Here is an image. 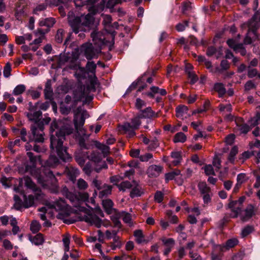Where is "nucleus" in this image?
<instances>
[{
    "mask_svg": "<svg viewBox=\"0 0 260 260\" xmlns=\"http://www.w3.org/2000/svg\"><path fill=\"white\" fill-rule=\"evenodd\" d=\"M212 196V192L207 194H203V199L204 204H208L211 202V197Z\"/></svg>",
    "mask_w": 260,
    "mask_h": 260,
    "instance_id": "13d9d810",
    "label": "nucleus"
},
{
    "mask_svg": "<svg viewBox=\"0 0 260 260\" xmlns=\"http://www.w3.org/2000/svg\"><path fill=\"white\" fill-rule=\"evenodd\" d=\"M234 140V135L230 134L225 138V142L228 145H232L233 143Z\"/></svg>",
    "mask_w": 260,
    "mask_h": 260,
    "instance_id": "4d7b16f0",
    "label": "nucleus"
},
{
    "mask_svg": "<svg viewBox=\"0 0 260 260\" xmlns=\"http://www.w3.org/2000/svg\"><path fill=\"white\" fill-rule=\"evenodd\" d=\"M247 179L248 178L246 177L245 174L240 173L237 175V182L242 184V183L245 182Z\"/></svg>",
    "mask_w": 260,
    "mask_h": 260,
    "instance_id": "37998d69",
    "label": "nucleus"
},
{
    "mask_svg": "<svg viewBox=\"0 0 260 260\" xmlns=\"http://www.w3.org/2000/svg\"><path fill=\"white\" fill-rule=\"evenodd\" d=\"M11 64L9 63H7L4 69L3 74L4 76L8 78L11 75Z\"/></svg>",
    "mask_w": 260,
    "mask_h": 260,
    "instance_id": "49530a36",
    "label": "nucleus"
},
{
    "mask_svg": "<svg viewBox=\"0 0 260 260\" xmlns=\"http://www.w3.org/2000/svg\"><path fill=\"white\" fill-rule=\"evenodd\" d=\"M162 171V167L159 166H150L147 170V174L150 177L158 176Z\"/></svg>",
    "mask_w": 260,
    "mask_h": 260,
    "instance_id": "6ab92c4d",
    "label": "nucleus"
},
{
    "mask_svg": "<svg viewBox=\"0 0 260 260\" xmlns=\"http://www.w3.org/2000/svg\"><path fill=\"white\" fill-rule=\"evenodd\" d=\"M227 44L230 47L233 48L235 51H238L239 44H237L236 41L234 40H228L227 41Z\"/></svg>",
    "mask_w": 260,
    "mask_h": 260,
    "instance_id": "c03bdc74",
    "label": "nucleus"
},
{
    "mask_svg": "<svg viewBox=\"0 0 260 260\" xmlns=\"http://www.w3.org/2000/svg\"><path fill=\"white\" fill-rule=\"evenodd\" d=\"M30 240L32 243H34L36 245H39L43 244L44 242V238L43 235L39 233L35 236L30 238Z\"/></svg>",
    "mask_w": 260,
    "mask_h": 260,
    "instance_id": "c85d7f7f",
    "label": "nucleus"
},
{
    "mask_svg": "<svg viewBox=\"0 0 260 260\" xmlns=\"http://www.w3.org/2000/svg\"><path fill=\"white\" fill-rule=\"evenodd\" d=\"M72 12H70L68 14V19L70 25L75 34H78L80 31L79 36L83 38L85 37L84 32L88 30L93 23L94 18L92 14H88L86 15H81L79 17H74Z\"/></svg>",
    "mask_w": 260,
    "mask_h": 260,
    "instance_id": "423d86ee",
    "label": "nucleus"
},
{
    "mask_svg": "<svg viewBox=\"0 0 260 260\" xmlns=\"http://www.w3.org/2000/svg\"><path fill=\"white\" fill-rule=\"evenodd\" d=\"M132 185L128 181H124L118 185L117 186L120 191H125L126 189L132 187Z\"/></svg>",
    "mask_w": 260,
    "mask_h": 260,
    "instance_id": "f704fd0d",
    "label": "nucleus"
},
{
    "mask_svg": "<svg viewBox=\"0 0 260 260\" xmlns=\"http://www.w3.org/2000/svg\"><path fill=\"white\" fill-rule=\"evenodd\" d=\"M238 241L237 239L235 238L231 239L226 242L225 246L227 249H229L236 245L238 244Z\"/></svg>",
    "mask_w": 260,
    "mask_h": 260,
    "instance_id": "a19ab883",
    "label": "nucleus"
},
{
    "mask_svg": "<svg viewBox=\"0 0 260 260\" xmlns=\"http://www.w3.org/2000/svg\"><path fill=\"white\" fill-rule=\"evenodd\" d=\"M204 171L206 175H214V172L212 166L210 165H206L204 167Z\"/></svg>",
    "mask_w": 260,
    "mask_h": 260,
    "instance_id": "8fccbe9b",
    "label": "nucleus"
},
{
    "mask_svg": "<svg viewBox=\"0 0 260 260\" xmlns=\"http://www.w3.org/2000/svg\"><path fill=\"white\" fill-rule=\"evenodd\" d=\"M164 194L161 191H157L154 196V199L157 203H160L163 200Z\"/></svg>",
    "mask_w": 260,
    "mask_h": 260,
    "instance_id": "864d4df0",
    "label": "nucleus"
},
{
    "mask_svg": "<svg viewBox=\"0 0 260 260\" xmlns=\"http://www.w3.org/2000/svg\"><path fill=\"white\" fill-rule=\"evenodd\" d=\"M140 124V121L139 118L136 117L132 119V125L129 123H125L121 126V129L128 135V137H131L135 135L134 129L138 128Z\"/></svg>",
    "mask_w": 260,
    "mask_h": 260,
    "instance_id": "f8f14e48",
    "label": "nucleus"
},
{
    "mask_svg": "<svg viewBox=\"0 0 260 260\" xmlns=\"http://www.w3.org/2000/svg\"><path fill=\"white\" fill-rule=\"evenodd\" d=\"M77 186L80 190H85L88 187L87 183L82 178H80L78 180Z\"/></svg>",
    "mask_w": 260,
    "mask_h": 260,
    "instance_id": "4c0bfd02",
    "label": "nucleus"
},
{
    "mask_svg": "<svg viewBox=\"0 0 260 260\" xmlns=\"http://www.w3.org/2000/svg\"><path fill=\"white\" fill-rule=\"evenodd\" d=\"M50 207L54 209L58 212L56 216L57 218L67 222L66 219L70 215L71 210L70 207L63 200L59 199L52 204H50Z\"/></svg>",
    "mask_w": 260,
    "mask_h": 260,
    "instance_id": "1a4fd4ad",
    "label": "nucleus"
},
{
    "mask_svg": "<svg viewBox=\"0 0 260 260\" xmlns=\"http://www.w3.org/2000/svg\"><path fill=\"white\" fill-rule=\"evenodd\" d=\"M81 167H83V170L85 172V173L88 175H89L91 173L92 170L91 163L88 162L86 163V164L84 166H81Z\"/></svg>",
    "mask_w": 260,
    "mask_h": 260,
    "instance_id": "a18cd8bd",
    "label": "nucleus"
},
{
    "mask_svg": "<svg viewBox=\"0 0 260 260\" xmlns=\"http://www.w3.org/2000/svg\"><path fill=\"white\" fill-rule=\"evenodd\" d=\"M112 18L109 15H105L103 16V23L104 25L105 29L108 34V36L112 39V43L114 42V39L115 35V31L112 30H109L108 28L110 26L111 23Z\"/></svg>",
    "mask_w": 260,
    "mask_h": 260,
    "instance_id": "4468645a",
    "label": "nucleus"
},
{
    "mask_svg": "<svg viewBox=\"0 0 260 260\" xmlns=\"http://www.w3.org/2000/svg\"><path fill=\"white\" fill-rule=\"evenodd\" d=\"M88 117L87 112L82 107H78L75 111L74 122L77 133V139L80 147V149L75 152V159L80 166L84 165L87 158L98 163L105 157L98 151H93L89 156L85 151L89 149L85 141L88 139L90 135L86 134V131L83 126L85 119Z\"/></svg>",
    "mask_w": 260,
    "mask_h": 260,
    "instance_id": "7ed1b4c3",
    "label": "nucleus"
},
{
    "mask_svg": "<svg viewBox=\"0 0 260 260\" xmlns=\"http://www.w3.org/2000/svg\"><path fill=\"white\" fill-rule=\"evenodd\" d=\"M102 35V32L96 31H94L91 33V36L95 44L100 45L107 43V41L106 40V38L103 37Z\"/></svg>",
    "mask_w": 260,
    "mask_h": 260,
    "instance_id": "f3484780",
    "label": "nucleus"
},
{
    "mask_svg": "<svg viewBox=\"0 0 260 260\" xmlns=\"http://www.w3.org/2000/svg\"><path fill=\"white\" fill-rule=\"evenodd\" d=\"M162 241L166 246L172 247L174 245V240L172 238H164Z\"/></svg>",
    "mask_w": 260,
    "mask_h": 260,
    "instance_id": "de8ad7c7",
    "label": "nucleus"
},
{
    "mask_svg": "<svg viewBox=\"0 0 260 260\" xmlns=\"http://www.w3.org/2000/svg\"><path fill=\"white\" fill-rule=\"evenodd\" d=\"M257 176L256 177V180L254 184V187L258 188L260 187V169L257 173Z\"/></svg>",
    "mask_w": 260,
    "mask_h": 260,
    "instance_id": "774afa93",
    "label": "nucleus"
},
{
    "mask_svg": "<svg viewBox=\"0 0 260 260\" xmlns=\"http://www.w3.org/2000/svg\"><path fill=\"white\" fill-rule=\"evenodd\" d=\"M30 228L32 233H36L40 230L41 225L38 221L34 220L31 222Z\"/></svg>",
    "mask_w": 260,
    "mask_h": 260,
    "instance_id": "58836bf2",
    "label": "nucleus"
},
{
    "mask_svg": "<svg viewBox=\"0 0 260 260\" xmlns=\"http://www.w3.org/2000/svg\"><path fill=\"white\" fill-rule=\"evenodd\" d=\"M25 86L23 84H19L16 86L13 90V94L19 95L23 93L25 90Z\"/></svg>",
    "mask_w": 260,
    "mask_h": 260,
    "instance_id": "72a5a7b5",
    "label": "nucleus"
},
{
    "mask_svg": "<svg viewBox=\"0 0 260 260\" xmlns=\"http://www.w3.org/2000/svg\"><path fill=\"white\" fill-rule=\"evenodd\" d=\"M61 192L62 194L66 196L77 208L75 211L79 215L78 218L80 220L84 221L98 228L101 226L103 222L99 217L93 214L92 209H88L80 206L82 202H86V204L89 202L94 204V200L93 198H91L90 201H89L88 193L85 192H78L75 194L69 191L66 187L62 188Z\"/></svg>",
    "mask_w": 260,
    "mask_h": 260,
    "instance_id": "20e7f679",
    "label": "nucleus"
},
{
    "mask_svg": "<svg viewBox=\"0 0 260 260\" xmlns=\"http://www.w3.org/2000/svg\"><path fill=\"white\" fill-rule=\"evenodd\" d=\"M3 246L5 249H11L13 248V245L11 242L7 239H5L3 241Z\"/></svg>",
    "mask_w": 260,
    "mask_h": 260,
    "instance_id": "680f3d73",
    "label": "nucleus"
},
{
    "mask_svg": "<svg viewBox=\"0 0 260 260\" xmlns=\"http://www.w3.org/2000/svg\"><path fill=\"white\" fill-rule=\"evenodd\" d=\"M188 25V22L187 21H185L183 22V23H179L176 26V29L178 31H183L185 27Z\"/></svg>",
    "mask_w": 260,
    "mask_h": 260,
    "instance_id": "3c124183",
    "label": "nucleus"
},
{
    "mask_svg": "<svg viewBox=\"0 0 260 260\" xmlns=\"http://www.w3.org/2000/svg\"><path fill=\"white\" fill-rule=\"evenodd\" d=\"M4 99H8V101L10 103H13L15 101V99L11 95V94L8 92H5L4 94Z\"/></svg>",
    "mask_w": 260,
    "mask_h": 260,
    "instance_id": "0e129e2a",
    "label": "nucleus"
},
{
    "mask_svg": "<svg viewBox=\"0 0 260 260\" xmlns=\"http://www.w3.org/2000/svg\"><path fill=\"white\" fill-rule=\"evenodd\" d=\"M95 147L101 151L100 153L104 157L107 156L110 153V147L103 143L98 141L94 142Z\"/></svg>",
    "mask_w": 260,
    "mask_h": 260,
    "instance_id": "4be33fe9",
    "label": "nucleus"
},
{
    "mask_svg": "<svg viewBox=\"0 0 260 260\" xmlns=\"http://www.w3.org/2000/svg\"><path fill=\"white\" fill-rule=\"evenodd\" d=\"M79 59V49L73 53H67L60 55L58 64L61 67L66 63H68L69 68L77 70L75 75L79 78H88L90 85L86 87L81 88L79 91L75 92V98L77 101L83 102L84 104L91 101L93 95L91 92L95 91L99 86L98 79L95 76L96 64L93 61H88L85 68L79 66L78 60Z\"/></svg>",
    "mask_w": 260,
    "mask_h": 260,
    "instance_id": "f03ea898",
    "label": "nucleus"
},
{
    "mask_svg": "<svg viewBox=\"0 0 260 260\" xmlns=\"http://www.w3.org/2000/svg\"><path fill=\"white\" fill-rule=\"evenodd\" d=\"M64 173L70 180L74 182L77 176L79 175V171L75 167L68 166L66 168Z\"/></svg>",
    "mask_w": 260,
    "mask_h": 260,
    "instance_id": "dca6fc26",
    "label": "nucleus"
},
{
    "mask_svg": "<svg viewBox=\"0 0 260 260\" xmlns=\"http://www.w3.org/2000/svg\"><path fill=\"white\" fill-rule=\"evenodd\" d=\"M114 244L112 245V248L115 249L117 247H119L121 246V242L119 240V237L116 235L113 238Z\"/></svg>",
    "mask_w": 260,
    "mask_h": 260,
    "instance_id": "603ef678",
    "label": "nucleus"
},
{
    "mask_svg": "<svg viewBox=\"0 0 260 260\" xmlns=\"http://www.w3.org/2000/svg\"><path fill=\"white\" fill-rule=\"evenodd\" d=\"M253 227L251 226H247L242 231L241 235L243 237H246L253 231Z\"/></svg>",
    "mask_w": 260,
    "mask_h": 260,
    "instance_id": "79ce46f5",
    "label": "nucleus"
},
{
    "mask_svg": "<svg viewBox=\"0 0 260 260\" xmlns=\"http://www.w3.org/2000/svg\"><path fill=\"white\" fill-rule=\"evenodd\" d=\"M214 89L218 92L220 96H222L225 93V89L223 84L220 83H217L214 85Z\"/></svg>",
    "mask_w": 260,
    "mask_h": 260,
    "instance_id": "473e14b6",
    "label": "nucleus"
},
{
    "mask_svg": "<svg viewBox=\"0 0 260 260\" xmlns=\"http://www.w3.org/2000/svg\"><path fill=\"white\" fill-rule=\"evenodd\" d=\"M180 174L179 170H176L172 172L168 173L165 175V179L166 181L173 180L175 178V176H178Z\"/></svg>",
    "mask_w": 260,
    "mask_h": 260,
    "instance_id": "e433bc0d",
    "label": "nucleus"
},
{
    "mask_svg": "<svg viewBox=\"0 0 260 260\" xmlns=\"http://www.w3.org/2000/svg\"><path fill=\"white\" fill-rule=\"evenodd\" d=\"M24 180L25 186L33 191V194L28 196L24 195L23 202L17 195H15L14 196L15 201L14 207L16 210H20L23 207L26 208H29L33 206L36 201L40 200L42 198L41 190L37 187L31 179L28 177H25L24 178Z\"/></svg>",
    "mask_w": 260,
    "mask_h": 260,
    "instance_id": "39448f33",
    "label": "nucleus"
},
{
    "mask_svg": "<svg viewBox=\"0 0 260 260\" xmlns=\"http://www.w3.org/2000/svg\"><path fill=\"white\" fill-rule=\"evenodd\" d=\"M219 110L222 113L225 119L228 121H232L233 119V116L231 114L232 111V106L231 104H226V105L220 104L219 105Z\"/></svg>",
    "mask_w": 260,
    "mask_h": 260,
    "instance_id": "2eb2a0df",
    "label": "nucleus"
},
{
    "mask_svg": "<svg viewBox=\"0 0 260 260\" xmlns=\"http://www.w3.org/2000/svg\"><path fill=\"white\" fill-rule=\"evenodd\" d=\"M70 236L69 234L63 236L62 242L64 247V254L61 260H76L79 256V252L76 249L70 250Z\"/></svg>",
    "mask_w": 260,
    "mask_h": 260,
    "instance_id": "9d476101",
    "label": "nucleus"
},
{
    "mask_svg": "<svg viewBox=\"0 0 260 260\" xmlns=\"http://www.w3.org/2000/svg\"><path fill=\"white\" fill-rule=\"evenodd\" d=\"M106 237L107 239L113 238L116 235H117V231L116 230H107L106 232Z\"/></svg>",
    "mask_w": 260,
    "mask_h": 260,
    "instance_id": "09e8293b",
    "label": "nucleus"
},
{
    "mask_svg": "<svg viewBox=\"0 0 260 260\" xmlns=\"http://www.w3.org/2000/svg\"><path fill=\"white\" fill-rule=\"evenodd\" d=\"M113 214H115V216H112L111 217V219L114 223L115 225L117 226L118 228L120 227V223L118 220V218L120 216V215L117 214V212L113 213Z\"/></svg>",
    "mask_w": 260,
    "mask_h": 260,
    "instance_id": "6e6d98bb",
    "label": "nucleus"
},
{
    "mask_svg": "<svg viewBox=\"0 0 260 260\" xmlns=\"http://www.w3.org/2000/svg\"><path fill=\"white\" fill-rule=\"evenodd\" d=\"M61 124V122L53 121L50 125V148L51 153L49 159L42 166L40 169L35 167H26V171L35 177L42 186L49 188L53 192L58 191L56 185V179L52 171L47 168H54L59 164L58 158L54 155L56 153L60 159L63 161L69 160L71 158L67 152V148L63 145L66 135L72 133L73 129L70 125L62 127L58 129V126Z\"/></svg>",
    "mask_w": 260,
    "mask_h": 260,
    "instance_id": "f257e3e1",
    "label": "nucleus"
},
{
    "mask_svg": "<svg viewBox=\"0 0 260 260\" xmlns=\"http://www.w3.org/2000/svg\"><path fill=\"white\" fill-rule=\"evenodd\" d=\"M134 235L136 238V241L138 243L141 244L145 241L142 231L140 230H136L134 232Z\"/></svg>",
    "mask_w": 260,
    "mask_h": 260,
    "instance_id": "7c9ffc66",
    "label": "nucleus"
},
{
    "mask_svg": "<svg viewBox=\"0 0 260 260\" xmlns=\"http://www.w3.org/2000/svg\"><path fill=\"white\" fill-rule=\"evenodd\" d=\"M79 49V56L81 53H83L85 57L88 60L97 57L96 51L94 49L91 43H86L83 44L80 48H76L71 53L75 52Z\"/></svg>",
    "mask_w": 260,
    "mask_h": 260,
    "instance_id": "9b49d317",
    "label": "nucleus"
},
{
    "mask_svg": "<svg viewBox=\"0 0 260 260\" xmlns=\"http://www.w3.org/2000/svg\"><path fill=\"white\" fill-rule=\"evenodd\" d=\"M113 203L111 200L106 199L103 201V208L108 214L116 212V210L113 208Z\"/></svg>",
    "mask_w": 260,
    "mask_h": 260,
    "instance_id": "412c9836",
    "label": "nucleus"
},
{
    "mask_svg": "<svg viewBox=\"0 0 260 260\" xmlns=\"http://www.w3.org/2000/svg\"><path fill=\"white\" fill-rule=\"evenodd\" d=\"M188 77L190 79V82L191 84H194L198 80V77L195 74L194 72H192L191 73L189 72V74H188Z\"/></svg>",
    "mask_w": 260,
    "mask_h": 260,
    "instance_id": "5fc2aeb1",
    "label": "nucleus"
},
{
    "mask_svg": "<svg viewBox=\"0 0 260 260\" xmlns=\"http://www.w3.org/2000/svg\"><path fill=\"white\" fill-rule=\"evenodd\" d=\"M235 121L237 125V128L240 131V133L246 134L249 131V127L247 124L243 123L242 118H237Z\"/></svg>",
    "mask_w": 260,
    "mask_h": 260,
    "instance_id": "a211bd4d",
    "label": "nucleus"
},
{
    "mask_svg": "<svg viewBox=\"0 0 260 260\" xmlns=\"http://www.w3.org/2000/svg\"><path fill=\"white\" fill-rule=\"evenodd\" d=\"M152 154L149 153H146L144 155L140 156V159L142 161H147L152 157Z\"/></svg>",
    "mask_w": 260,
    "mask_h": 260,
    "instance_id": "bf43d9fd",
    "label": "nucleus"
},
{
    "mask_svg": "<svg viewBox=\"0 0 260 260\" xmlns=\"http://www.w3.org/2000/svg\"><path fill=\"white\" fill-rule=\"evenodd\" d=\"M198 188L202 194H207L211 192L210 188L207 186L206 182H199L198 184Z\"/></svg>",
    "mask_w": 260,
    "mask_h": 260,
    "instance_id": "a878e982",
    "label": "nucleus"
},
{
    "mask_svg": "<svg viewBox=\"0 0 260 260\" xmlns=\"http://www.w3.org/2000/svg\"><path fill=\"white\" fill-rule=\"evenodd\" d=\"M42 116V112L40 111L32 113H28L27 116L29 120L34 121L35 124L31 126V135L28 136L29 141H35L36 142H43L44 141V127L42 125L38 123Z\"/></svg>",
    "mask_w": 260,
    "mask_h": 260,
    "instance_id": "0eeeda50",
    "label": "nucleus"
},
{
    "mask_svg": "<svg viewBox=\"0 0 260 260\" xmlns=\"http://www.w3.org/2000/svg\"><path fill=\"white\" fill-rule=\"evenodd\" d=\"M245 215L243 217L242 220L244 221L247 220L250 218L254 214V207L252 205H249L247 206L245 211Z\"/></svg>",
    "mask_w": 260,
    "mask_h": 260,
    "instance_id": "393cba45",
    "label": "nucleus"
},
{
    "mask_svg": "<svg viewBox=\"0 0 260 260\" xmlns=\"http://www.w3.org/2000/svg\"><path fill=\"white\" fill-rule=\"evenodd\" d=\"M260 12H257L247 23L242 25V28H248L247 35L244 42L246 44H250L257 38L256 30L259 26Z\"/></svg>",
    "mask_w": 260,
    "mask_h": 260,
    "instance_id": "6e6552de",
    "label": "nucleus"
},
{
    "mask_svg": "<svg viewBox=\"0 0 260 260\" xmlns=\"http://www.w3.org/2000/svg\"><path fill=\"white\" fill-rule=\"evenodd\" d=\"M188 111V108L184 105L179 106L176 108V116L178 118L183 119L184 117H186V115Z\"/></svg>",
    "mask_w": 260,
    "mask_h": 260,
    "instance_id": "5701e85b",
    "label": "nucleus"
},
{
    "mask_svg": "<svg viewBox=\"0 0 260 260\" xmlns=\"http://www.w3.org/2000/svg\"><path fill=\"white\" fill-rule=\"evenodd\" d=\"M255 87L254 83L251 81H247L245 85V89L246 90H249L254 88Z\"/></svg>",
    "mask_w": 260,
    "mask_h": 260,
    "instance_id": "052dcab7",
    "label": "nucleus"
},
{
    "mask_svg": "<svg viewBox=\"0 0 260 260\" xmlns=\"http://www.w3.org/2000/svg\"><path fill=\"white\" fill-rule=\"evenodd\" d=\"M102 190L99 193L100 197H103L111 194L112 191V186L111 185H104L103 187L102 188Z\"/></svg>",
    "mask_w": 260,
    "mask_h": 260,
    "instance_id": "2f4dec72",
    "label": "nucleus"
},
{
    "mask_svg": "<svg viewBox=\"0 0 260 260\" xmlns=\"http://www.w3.org/2000/svg\"><path fill=\"white\" fill-rule=\"evenodd\" d=\"M171 157L173 159L172 163L174 166L178 165L182 159L181 153L179 151L172 152L171 153Z\"/></svg>",
    "mask_w": 260,
    "mask_h": 260,
    "instance_id": "bb28decb",
    "label": "nucleus"
},
{
    "mask_svg": "<svg viewBox=\"0 0 260 260\" xmlns=\"http://www.w3.org/2000/svg\"><path fill=\"white\" fill-rule=\"evenodd\" d=\"M245 200L244 197H241L238 201L231 202L229 204V207L233 212L232 216L236 217L241 212L242 210V204Z\"/></svg>",
    "mask_w": 260,
    "mask_h": 260,
    "instance_id": "ddd939ff",
    "label": "nucleus"
},
{
    "mask_svg": "<svg viewBox=\"0 0 260 260\" xmlns=\"http://www.w3.org/2000/svg\"><path fill=\"white\" fill-rule=\"evenodd\" d=\"M213 166L217 169H219L221 166L220 160L218 157H215L213 161Z\"/></svg>",
    "mask_w": 260,
    "mask_h": 260,
    "instance_id": "69168bd1",
    "label": "nucleus"
},
{
    "mask_svg": "<svg viewBox=\"0 0 260 260\" xmlns=\"http://www.w3.org/2000/svg\"><path fill=\"white\" fill-rule=\"evenodd\" d=\"M54 23L55 20L54 18L51 17L42 19L39 22L40 26H46L48 27H52Z\"/></svg>",
    "mask_w": 260,
    "mask_h": 260,
    "instance_id": "c756f323",
    "label": "nucleus"
},
{
    "mask_svg": "<svg viewBox=\"0 0 260 260\" xmlns=\"http://www.w3.org/2000/svg\"><path fill=\"white\" fill-rule=\"evenodd\" d=\"M186 136L182 132L177 133L174 136L173 142L176 143H184L186 141Z\"/></svg>",
    "mask_w": 260,
    "mask_h": 260,
    "instance_id": "cd10ccee",
    "label": "nucleus"
},
{
    "mask_svg": "<svg viewBox=\"0 0 260 260\" xmlns=\"http://www.w3.org/2000/svg\"><path fill=\"white\" fill-rule=\"evenodd\" d=\"M91 3H94L98 0H89ZM119 0H102V3L104 4H106L109 7L113 6L118 3H119Z\"/></svg>",
    "mask_w": 260,
    "mask_h": 260,
    "instance_id": "ea45409f",
    "label": "nucleus"
},
{
    "mask_svg": "<svg viewBox=\"0 0 260 260\" xmlns=\"http://www.w3.org/2000/svg\"><path fill=\"white\" fill-rule=\"evenodd\" d=\"M189 212H191L194 214V215L190 214L188 217V220L189 223L191 224H194L197 222V219L195 217L196 216H198L200 214V212L199 209L198 208H194L192 209L190 211L188 210Z\"/></svg>",
    "mask_w": 260,
    "mask_h": 260,
    "instance_id": "b1692460",
    "label": "nucleus"
},
{
    "mask_svg": "<svg viewBox=\"0 0 260 260\" xmlns=\"http://www.w3.org/2000/svg\"><path fill=\"white\" fill-rule=\"evenodd\" d=\"M145 105V103L143 101H142L141 99L138 98L136 100V107L138 109H140Z\"/></svg>",
    "mask_w": 260,
    "mask_h": 260,
    "instance_id": "e2e57ef3",
    "label": "nucleus"
},
{
    "mask_svg": "<svg viewBox=\"0 0 260 260\" xmlns=\"http://www.w3.org/2000/svg\"><path fill=\"white\" fill-rule=\"evenodd\" d=\"M130 196L132 198L140 197L143 193L142 187L136 182H133Z\"/></svg>",
    "mask_w": 260,
    "mask_h": 260,
    "instance_id": "aec40b11",
    "label": "nucleus"
},
{
    "mask_svg": "<svg viewBox=\"0 0 260 260\" xmlns=\"http://www.w3.org/2000/svg\"><path fill=\"white\" fill-rule=\"evenodd\" d=\"M140 151L139 149H132L131 150L129 154L133 157H138L140 155Z\"/></svg>",
    "mask_w": 260,
    "mask_h": 260,
    "instance_id": "338daca9",
    "label": "nucleus"
},
{
    "mask_svg": "<svg viewBox=\"0 0 260 260\" xmlns=\"http://www.w3.org/2000/svg\"><path fill=\"white\" fill-rule=\"evenodd\" d=\"M121 216L125 223L128 224L129 226L132 225V217L129 213L123 212L121 213Z\"/></svg>",
    "mask_w": 260,
    "mask_h": 260,
    "instance_id": "c9c22d12",
    "label": "nucleus"
}]
</instances>
